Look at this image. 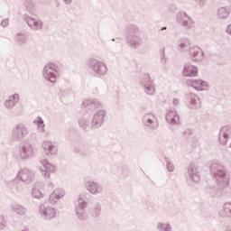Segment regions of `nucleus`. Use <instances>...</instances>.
Wrapping results in <instances>:
<instances>
[{
	"label": "nucleus",
	"mask_w": 231,
	"mask_h": 231,
	"mask_svg": "<svg viewBox=\"0 0 231 231\" xmlns=\"http://www.w3.org/2000/svg\"><path fill=\"white\" fill-rule=\"evenodd\" d=\"M167 120L171 122H177L178 116H174V113H169L166 116Z\"/></svg>",
	"instance_id": "nucleus-8"
},
{
	"label": "nucleus",
	"mask_w": 231,
	"mask_h": 231,
	"mask_svg": "<svg viewBox=\"0 0 231 231\" xmlns=\"http://www.w3.org/2000/svg\"><path fill=\"white\" fill-rule=\"evenodd\" d=\"M148 124H152V121L151 119H148Z\"/></svg>",
	"instance_id": "nucleus-17"
},
{
	"label": "nucleus",
	"mask_w": 231,
	"mask_h": 231,
	"mask_svg": "<svg viewBox=\"0 0 231 231\" xmlns=\"http://www.w3.org/2000/svg\"><path fill=\"white\" fill-rule=\"evenodd\" d=\"M184 77H198V68L192 65H188L183 70Z\"/></svg>",
	"instance_id": "nucleus-1"
},
{
	"label": "nucleus",
	"mask_w": 231,
	"mask_h": 231,
	"mask_svg": "<svg viewBox=\"0 0 231 231\" xmlns=\"http://www.w3.org/2000/svg\"><path fill=\"white\" fill-rule=\"evenodd\" d=\"M190 53H191L193 59H196V54H194V53H197V55H201V50L199 48H194V49L190 50Z\"/></svg>",
	"instance_id": "nucleus-9"
},
{
	"label": "nucleus",
	"mask_w": 231,
	"mask_h": 231,
	"mask_svg": "<svg viewBox=\"0 0 231 231\" xmlns=\"http://www.w3.org/2000/svg\"><path fill=\"white\" fill-rule=\"evenodd\" d=\"M17 102H19V95L14 94L9 97L8 100H6L5 106L6 107H14Z\"/></svg>",
	"instance_id": "nucleus-3"
},
{
	"label": "nucleus",
	"mask_w": 231,
	"mask_h": 231,
	"mask_svg": "<svg viewBox=\"0 0 231 231\" xmlns=\"http://www.w3.org/2000/svg\"><path fill=\"white\" fill-rule=\"evenodd\" d=\"M230 29H231V26H228V28H227L228 32H230Z\"/></svg>",
	"instance_id": "nucleus-20"
},
{
	"label": "nucleus",
	"mask_w": 231,
	"mask_h": 231,
	"mask_svg": "<svg viewBox=\"0 0 231 231\" xmlns=\"http://www.w3.org/2000/svg\"><path fill=\"white\" fill-rule=\"evenodd\" d=\"M50 69H53L54 71H57V65H55L53 63H50L49 65L45 66V68H44L45 73H48V71H50Z\"/></svg>",
	"instance_id": "nucleus-7"
},
{
	"label": "nucleus",
	"mask_w": 231,
	"mask_h": 231,
	"mask_svg": "<svg viewBox=\"0 0 231 231\" xmlns=\"http://www.w3.org/2000/svg\"><path fill=\"white\" fill-rule=\"evenodd\" d=\"M191 86L197 91H203L207 89V83L201 79L191 81Z\"/></svg>",
	"instance_id": "nucleus-2"
},
{
	"label": "nucleus",
	"mask_w": 231,
	"mask_h": 231,
	"mask_svg": "<svg viewBox=\"0 0 231 231\" xmlns=\"http://www.w3.org/2000/svg\"><path fill=\"white\" fill-rule=\"evenodd\" d=\"M43 147L44 149H46L47 151H49L51 152V154H55V152H57V147H55L53 144H51V143L50 142H45L43 143Z\"/></svg>",
	"instance_id": "nucleus-4"
},
{
	"label": "nucleus",
	"mask_w": 231,
	"mask_h": 231,
	"mask_svg": "<svg viewBox=\"0 0 231 231\" xmlns=\"http://www.w3.org/2000/svg\"><path fill=\"white\" fill-rule=\"evenodd\" d=\"M65 3L67 4L71 3V0H65Z\"/></svg>",
	"instance_id": "nucleus-16"
},
{
	"label": "nucleus",
	"mask_w": 231,
	"mask_h": 231,
	"mask_svg": "<svg viewBox=\"0 0 231 231\" xmlns=\"http://www.w3.org/2000/svg\"><path fill=\"white\" fill-rule=\"evenodd\" d=\"M2 24H6V21H3V22H2Z\"/></svg>",
	"instance_id": "nucleus-19"
},
{
	"label": "nucleus",
	"mask_w": 231,
	"mask_h": 231,
	"mask_svg": "<svg viewBox=\"0 0 231 231\" xmlns=\"http://www.w3.org/2000/svg\"><path fill=\"white\" fill-rule=\"evenodd\" d=\"M32 23H34V25H36L37 28H42V23L39 22H35L34 20H29V24H32Z\"/></svg>",
	"instance_id": "nucleus-11"
},
{
	"label": "nucleus",
	"mask_w": 231,
	"mask_h": 231,
	"mask_svg": "<svg viewBox=\"0 0 231 231\" xmlns=\"http://www.w3.org/2000/svg\"><path fill=\"white\" fill-rule=\"evenodd\" d=\"M160 227L163 230V231H171V226H169L168 225L165 224H161Z\"/></svg>",
	"instance_id": "nucleus-12"
},
{
	"label": "nucleus",
	"mask_w": 231,
	"mask_h": 231,
	"mask_svg": "<svg viewBox=\"0 0 231 231\" xmlns=\"http://www.w3.org/2000/svg\"><path fill=\"white\" fill-rule=\"evenodd\" d=\"M226 140H228V135H226V134H223L222 135H220L219 137L220 143H226Z\"/></svg>",
	"instance_id": "nucleus-10"
},
{
	"label": "nucleus",
	"mask_w": 231,
	"mask_h": 231,
	"mask_svg": "<svg viewBox=\"0 0 231 231\" xmlns=\"http://www.w3.org/2000/svg\"><path fill=\"white\" fill-rule=\"evenodd\" d=\"M48 212H51V215H50V213H46L45 216H49V217H55V209H48Z\"/></svg>",
	"instance_id": "nucleus-13"
},
{
	"label": "nucleus",
	"mask_w": 231,
	"mask_h": 231,
	"mask_svg": "<svg viewBox=\"0 0 231 231\" xmlns=\"http://www.w3.org/2000/svg\"><path fill=\"white\" fill-rule=\"evenodd\" d=\"M167 168L170 172H172V171H174V166L171 163H168Z\"/></svg>",
	"instance_id": "nucleus-14"
},
{
	"label": "nucleus",
	"mask_w": 231,
	"mask_h": 231,
	"mask_svg": "<svg viewBox=\"0 0 231 231\" xmlns=\"http://www.w3.org/2000/svg\"><path fill=\"white\" fill-rule=\"evenodd\" d=\"M53 198L60 199V198H64V192L62 190L57 189L51 195V199H53Z\"/></svg>",
	"instance_id": "nucleus-5"
},
{
	"label": "nucleus",
	"mask_w": 231,
	"mask_h": 231,
	"mask_svg": "<svg viewBox=\"0 0 231 231\" xmlns=\"http://www.w3.org/2000/svg\"><path fill=\"white\" fill-rule=\"evenodd\" d=\"M49 80H50L51 82H53V80H52V79H51L50 78H49Z\"/></svg>",
	"instance_id": "nucleus-21"
},
{
	"label": "nucleus",
	"mask_w": 231,
	"mask_h": 231,
	"mask_svg": "<svg viewBox=\"0 0 231 231\" xmlns=\"http://www.w3.org/2000/svg\"><path fill=\"white\" fill-rule=\"evenodd\" d=\"M88 190L89 192H91V194H97V192H98V186L97 185V183L92 182L88 186Z\"/></svg>",
	"instance_id": "nucleus-6"
},
{
	"label": "nucleus",
	"mask_w": 231,
	"mask_h": 231,
	"mask_svg": "<svg viewBox=\"0 0 231 231\" xmlns=\"http://www.w3.org/2000/svg\"><path fill=\"white\" fill-rule=\"evenodd\" d=\"M154 126H155V127H158V122H155V123H154Z\"/></svg>",
	"instance_id": "nucleus-18"
},
{
	"label": "nucleus",
	"mask_w": 231,
	"mask_h": 231,
	"mask_svg": "<svg viewBox=\"0 0 231 231\" xmlns=\"http://www.w3.org/2000/svg\"><path fill=\"white\" fill-rule=\"evenodd\" d=\"M191 102H192V104H194V100H192Z\"/></svg>",
	"instance_id": "nucleus-22"
},
{
	"label": "nucleus",
	"mask_w": 231,
	"mask_h": 231,
	"mask_svg": "<svg viewBox=\"0 0 231 231\" xmlns=\"http://www.w3.org/2000/svg\"><path fill=\"white\" fill-rule=\"evenodd\" d=\"M197 104L198 107H201V101H199V98H197Z\"/></svg>",
	"instance_id": "nucleus-15"
}]
</instances>
